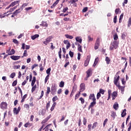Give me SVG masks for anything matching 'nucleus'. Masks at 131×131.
Segmentation results:
<instances>
[{"label": "nucleus", "instance_id": "obj_1", "mask_svg": "<svg viewBox=\"0 0 131 131\" xmlns=\"http://www.w3.org/2000/svg\"><path fill=\"white\" fill-rule=\"evenodd\" d=\"M119 45V41L114 40L110 45V51H113L114 49L116 50L118 48Z\"/></svg>", "mask_w": 131, "mask_h": 131}, {"label": "nucleus", "instance_id": "obj_2", "mask_svg": "<svg viewBox=\"0 0 131 131\" xmlns=\"http://www.w3.org/2000/svg\"><path fill=\"white\" fill-rule=\"evenodd\" d=\"M51 93L53 96L57 93V85H56V84L52 85Z\"/></svg>", "mask_w": 131, "mask_h": 131}, {"label": "nucleus", "instance_id": "obj_3", "mask_svg": "<svg viewBox=\"0 0 131 131\" xmlns=\"http://www.w3.org/2000/svg\"><path fill=\"white\" fill-rule=\"evenodd\" d=\"M101 40V39L100 38H97L94 47L95 50H98L99 49V47H100V42Z\"/></svg>", "mask_w": 131, "mask_h": 131}, {"label": "nucleus", "instance_id": "obj_4", "mask_svg": "<svg viewBox=\"0 0 131 131\" xmlns=\"http://www.w3.org/2000/svg\"><path fill=\"white\" fill-rule=\"evenodd\" d=\"M120 78V76L118 75L117 74L115 75L114 78V83L115 85H118L117 84L118 83V81H119V79Z\"/></svg>", "mask_w": 131, "mask_h": 131}, {"label": "nucleus", "instance_id": "obj_5", "mask_svg": "<svg viewBox=\"0 0 131 131\" xmlns=\"http://www.w3.org/2000/svg\"><path fill=\"white\" fill-rule=\"evenodd\" d=\"M51 41H52V36H50L48 37V38H47L46 39V40L43 41V43L44 45H45V46H48V44L49 42H51Z\"/></svg>", "mask_w": 131, "mask_h": 131}, {"label": "nucleus", "instance_id": "obj_6", "mask_svg": "<svg viewBox=\"0 0 131 131\" xmlns=\"http://www.w3.org/2000/svg\"><path fill=\"white\" fill-rule=\"evenodd\" d=\"M86 78L85 79V80H88V78H89V77H91V76L92 75V74H93V72H92V69H89L86 72Z\"/></svg>", "mask_w": 131, "mask_h": 131}, {"label": "nucleus", "instance_id": "obj_7", "mask_svg": "<svg viewBox=\"0 0 131 131\" xmlns=\"http://www.w3.org/2000/svg\"><path fill=\"white\" fill-rule=\"evenodd\" d=\"M90 60H91V56H88L84 63V66L85 67H87V66L89 65Z\"/></svg>", "mask_w": 131, "mask_h": 131}, {"label": "nucleus", "instance_id": "obj_8", "mask_svg": "<svg viewBox=\"0 0 131 131\" xmlns=\"http://www.w3.org/2000/svg\"><path fill=\"white\" fill-rule=\"evenodd\" d=\"M20 3L19 1H15L12 2L6 9H10L11 7H14V6H16V5H18Z\"/></svg>", "mask_w": 131, "mask_h": 131}, {"label": "nucleus", "instance_id": "obj_9", "mask_svg": "<svg viewBox=\"0 0 131 131\" xmlns=\"http://www.w3.org/2000/svg\"><path fill=\"white\" fill-rule=\"evenodd\" d=\"M84 90H85V84H84V83H82L80 85V89L79 93H82V92H83Z\"/></svg>", "mask_w": 131, "mask_h": 131}, {"label": "nucleus", "instance_id": "obj_10", "mask_svg": "<svg viewBox=\"0 0 131 131\" xmlns=\"http://www.w3.org/2000/svg\"><path fill=\"white\" fill-rule=\"evenodd\" d=\"M0 107L1 109H7V107H8V104L6 102H2L1 103Z\"/></svg>", "mask_w": 131, "mask_h": 131}, {"label": "nucleus", "instance_id": "obj_11", "mask_svg": "<svg viewBox=\"0 0 131 131\" xmlns=\"http://www.w3.org/2000/svg\"><path fill=\"white\" fill-rule=\"evenodd\" d=\"M63 43H64V45H67V46H66L67 50H68V49H69V48H70V47H71V44L70 43V42H69V41H68V40H64L63 41Z\"/></svg>", "mask_w": 131, "mask_h": 131}, {"label": "nucleus", "instance_id": "obj_12", "mask_svg": "<svg viewBox=\"0 0 131 131\" xmlns=\"http://www.w3.org/2000/svg\"><path fill=\"white\" fill-rule=\"evenodd\" d=\"M10 58L11 59H12V60H13L14 61H17V60H19V59L21 58V56L13 55L10 56Z\"/></svg>", "mask_w": 131, "mask_h": 131}, {"label": "nucleus", "instance_id": "obj_13", "mask_svg": "<svg viewBox=\"0 0 131 131\" xmlns=\"http://www.w3.org/2000/svg\"><path fill=\"white\" fill-rule=\"evenodd\" d=\"M77 88V86H76H76L75 85L73 87V90H72L71 93L70 95V97L71 98H72V97H73V95H74V92L75 91V90H76Z\"/></svg>", "mask_w": 131, "mask_h": 131}, {"label": "nucleus", "instance_id": "obj_14", "mask_svg": "<svg viewBox=\"0 0 131 131\" xmlns=\"http://www.w3.org/2000/svg\"><path fill=\"white\" fill-rule=\"evenodd\" d=\"M51 118V115L47 117L45 119L43 120L41 122V124H43V123H46V122H48V121L49 119Z\"/></svg>", "mask_w": 131, "mask_h": 131}, {"label": "nucleus", "instance_id": "obj_15", "mask_svg": "<svg viewBox=\"0 0 131 131\" xmlns=\"http://www.w3.org/2000/svg\"><path fill=\"white\" fill-rule=\"evenodd\" d=\"M96 105V100H93V102L90 103V105L88 107V110H90L91 108H92V107H94Z\"/></svg>", "mask_w": 131, "mask_h": 131}, {"label": "nucleus", "instance_id": "obj_16", "mask_svg": "<svg viewBox=\"0 0 131 131\" xmlns=\"http://www.w3.org/2000/svg\"><path fill=\"white\" fill-rule=\"evenodd\" d=\"M89 100H92V101H96V97H95L94 94H91L89 98Z\"/></svg>", "mask_w": 131, "mask_h": 131}, {"label": "nucleus", "instance_id": "obj_17", "mask_svg": "<svg viewBox=\"0 0 131 131\" xmlns=\"http://www.w3.org/2000/svg\"><path fill=\"white\" fill-rule=\"evenodd\" d=\"M76 40L78 42H79V43H81L82 42V38H81V37L80 36H77L76 37Z\"/></svg>", "mask_w": 131, "mask_h": 131}, {"label": "nucleus", "instance_id": "obj_18", "mask_svg": "<svg viewBox=\"0 0 131 131\" xmlns=\"http://www.w3.org/2000/svg\"><path fill=\"white\" fill-rule=\"evenodd\" d=\"M127 36V33L123 32L122 34L121 38L122 39H123V40H125V37H126Z\"/></svg>", "mask_w": 131, "mask_h": 131}, {"label": "nucleus", "instance_id": "obj_19", "mask_svg": "<svg viewBox=\"0 0 131 131\" xmlns=\"http://www.w3.org/2000/svg\"><path fill=\"white\" fill-rule=\"evenodd\" d=\"M59 2H60V0H56V2L51 6V8L54 9V8L56 7V5L59 4Z\"/></svg>", "mask_w": 131, "mask_h": 131}, {"label": "nucleus", "instance_id": "obj_20", "mask_svg": "<svg viewBox=\"0 0 131 131\" xmlns=\"http://www.w3.org/2000/svg\"><path fill=\"white\" fill-rule=\"evenodd\" d=\"M32 125H33V124H32V123H31L29 122H28L26 124H24L25 127H30L32 126Z\"/></svg>", "mask_w": 131, "mask_h": 131}, {"label": "nucleus", "instance_id": "obj_21", "mask_svg": "<svg viewBox=\"0 0 131 131\" xmlns=\"http://www.w3.org/2000/svg\"><path fill=\"white\" fill-rule=\"evenodd\" d=\"M35 81H36V77H35V76H34L33 77V80H32V82H31L32 86H33L34 85V83H35Z\"/></svg>", "mask_w": 131, "mask_h": 131}, {"label": "nucleus", "instance_id": "obj_22", "mask_svg": "<svg viewBox=\"0 0 131 131\" xmlns=\"http://www.w3.org/2000/svg\"><path fill=\"white\" fill-rule=\"evenodd\" d=\"M78 51L80 53H82V46L80 44H78Z\"/></svg>", "mask_w": 131, "mask_h": 131}, {"label": "nucleus", "instance_id": "obj_23", "mask_svg": "<svg viewBox=\"0 0 131 131\" xmlns=\"http://www.w3.org/2000/svg\"><path fill=\"white\" fill-rule=\"evenodd\" d=\"M19 111L18 110H17V108L14 107L13 108V113L14 114H15V115H18V114H19Z\"/></svg>", "mask_w": 131, "mask_h": 131}, {"label": "nucleus", "instance_id": "obj_24", "mask_svg": "<svg viewBox=\"0 0 131 131\" xmlns=\"http://www.w3.org/2000/svg\"><path fill=\"white\" fill-rule=\"evenodd\" d=\"M118 103L117 102H115L113 105V108L116 110V111L118 109Z\"/></svg>", "mask_w": 131, "mask_h": 131}, {"label": "nucleus", "instance_id": "obj_25", "mask_svg": "<svg viewBox=\"0 0 131 131\" xmlns=\"http://www.w3.org/2000/svg\"><path fill=\"white\" fill-rule=\"evenodd\" d=\"M126 115V110L124 109L123 110L122 113H121V117H125V116Z\"/></svg>", "mask_w": 131, "mask_h": 131}, {"label": "nucleus", "instance_id": "obj_26", "mask_svg": "<svg viewBox=\"0 0 131 131\" xmlns=\"http://www.w3.org/2000/svg\"><path fill=\"white\" fill-rule=\"evenodd\" d=\"M117 86H118L119 90H120L121 92H124V86H121L119 84H118Z\"/></svg>", "mask_w": 131, "mask_h": 131}, {"label": "nucleus", "instance_id": "obj_27", "mask_svg": "<svg viewBox=\"0 0 131 131\" xmlns=\"http://www.w3.org/2000/svg\"><path fill=\"white\" fill-rule=\"evenodd\" d=\"M27 98V94H25L21 98V103H23V102H25V99Z\"/></svg>", "mask_w": 131, "mask_h": 131}, {"label": "nucleus", "instance_id": "obj_28", "mask_svg": "<svg viewBox=\"0 0 131 131\" xmlns=\"http://www.w3.org/2000/svg\"><path fill=\"white\" fill-rule=\"evenodd\" d=\"M98 61H99V57L95 58L94 63L93 64L94 67H95L97 65V64H98Z\"/></svg>", "mask_w": 131, "mask_h": 131}, {"label": "nucleus", "instance_id": "obj_29", "mask_svg": "<svg viewBox=\"0 0 131 131\" xmlns=\"http://www.w3.org/2000/svg\"><path fill=\"white\" fill-rule=\"evenodd\" d=\"M97 125H98V122H95L93 124L92 128V129H95L96 127H97Z\"/></svg>", "mask_w": 131, "mask_h": 131}, {"label": "nucleus", "instance_id": "obj_30", "mask_svg": "<svg viewBox=\"0 0 131 131\" xmlns=\"http://www.w3.org/2000/svg\"><path fill=\"white\" fill-rule=\"evenodd\" d=\"M39 37V35L38 34H35L34 35V36H31V39L33 40H34V39H35V38H37V37Z\"/></svg>", "mask_w": 131, "mask_h": 131}, {"label": "nucleus", "instance_id": "obj_31", "mask_svg": "<svg viewBox=\"0 0 131 131\" xmlns=\"http://www.w3.org/2000/svg\"><path fill=\"white\" fill-rule=\"evenodd\" d=\"M56 105H57V103L54 102L53 104H52V107H51V109H50L51 112H52L54 110V109H55V107Z\"/></svg>", "mask_w": 131, "mask_h": 131}, {"label": "nucleus", "instance_id": "obj_32", "mask_svg": "<svg viewBox=\"0 0 131 131\" xmlns=\"http://www.w3.org/2000/svg\"><path fill=\"white\" fill-rule=\"evenodd\" d=\"M115 12L116 15H118V14L119 13H120H120H121V11H120V8L116 9Z\"/></svg>", "mask_w": 131, "mask_h": 131}, {"label": "nucleus", "instance_id": "obj_33", "mask_svg": "<svg viewBox=\"0 0 131 131\" xmlns=\"http://www.w3.org/2000/svg\"><path fill=\"white\" fill-rule=\"evenodd\" d=\"M64 36L66 37V38H69V39H73V36L69 35V34H66V35H64Z\"/></svg>", "mask_w": 131, "mask_h": 131}, {"label": "nucleus", "instance_id": "obj_34", "mask_svg": "<svg viewBox=\"0 0 131 131\" xmlns=\"http://www.w3.org/2000/svg\"><path fill=\"white\" fill-rule=\"evenodd\" d=\"M28 54L27 53V50H25L23 53V56H21V58H24V57H27Z\"/></svg>", "mask_w": 131, "mask_h": 131}, {"label": "nucleus", "instance_id": "obj_35", "mask_svg": "<svg viewBox=\"0 0 131 131\" xmlns=\"http://www.w3.org/2000/svg\"><path fill=\"white\" fill-rule=\"evenodd\" d=\"M105 61L106 62V64L108 65V64H110V58H109L107 56L105 57Z\"/></svg>", "mask_w": 131, "mask_h": 131}, {"label": "nucleus", "instance_id": "obj_36", "mask_svg": "<svg viewBox=\"0 0 131 131\" xmlns=\"http://www.w3.org/2000/svg\"><path fill=\"white\" fill-rule=\"evenodd\" d=\"M51 104V101H48V103L46 104V110H49V108H50V106Z\"/></svg>", "mask_w": 131, "mask_h": 131}, {"label": "nucleus", "instance_id": "obj_37", "mask_svg": "<svg viewBox=\"0 0 131 131\" xmlns=\"http://www.w3.org/2000/svg\"><path fill=\"white\" fill-rule=\"evenodd\" d=\"M51 92V88L50 87H47V90L46 92V96H48V95Z\"/></svg>", "mask_w": 131, "mask_h": 131}, {"label": "nucleus", "instance_id": "obj_38", "mask_svg": "<svg viewBox=\"0 0 131 131\" xmlns=\"http://www.w3.org/2000/svg\"><path fill=\"white\" fill-rule=\"evenodd\" d=\"M61 53H62V49L60 48L59 51L58 52V56L60 59H61L62 58V55L61 54Z\"/></svg>", "mask_w": 131, "mask_h": 131}, {"label": "nucleus", "instance_id": "obj_39", "mask_svg": "<svg viewBox=\"0 0 131 131\" xmlns=\"http://www.w3.org/2000/svg\"><path fill=\"white\" fill-rule=\"evenodd\" d=\"M15 54V50L14 49H12L9 53H8L9 56H12V55H14Z\"/></svg>", "mask_w": 131, "mask_h": 131}, {"label": "nucleus", "instance_id": "obj_40", "mask_svg": "<svg viewBox=\"0 0 131 131\" xmlns=\"http://www.w3.org/2000/svg\"><path fill=\"white\" fill-rule=\"evenodd\" d=\"M114 40H116V41H118L117 39H118V35H117V33H116L114 35Z\"/></svg>", "mask_w": 131, "mask_h": 131}, {"label": "nucleus", "instance_id": "obj_41", "mask_svg": "<svg viewBox=\"0 0 131 131\" xmlns=\"http://www.w3.org/2000/svg\"><path fill=\"white\" fill-rule=\"evenodd\" d=\"M20 10V9H18L15 10L13 13V14L15 15V16H17V14H19V13H20V11H19Z\"/></svg>", "mask_w": 131, "mask_h": 131}, {"label": "nucleus", "instance_id": "obj_42", "mask_svg": "<svg viewBox=\"0 0 131 131\" xmlns=\"http://www.w3.org/2000/svg\"><path fill=\"white\" fill-rule=\"evenodd\" d=\"M50 77V75H47L45 79V83H47L48 82V80H49Z\"/></svg>", "mask_w": 131, "mask_h": 131}, {"label": "nucleus", "instance_id": "obj_43", "mask_svg": "<svg viewBox=\"0 0 131 131\" xmlns=\"http://www.w3.org/2000/svg\"><path fill=\"white\" fill-rule=\"evenodd\" d=\"M80 96V92H79L78 94H76L75 96V100H77L78 98Z\"/></svg>", "mask_w": 131, "mask_h": 131}, {"label": "nucleus", "instance_id": "obj_44", "mask_svg": "<svg viewBox=\"0 0 131 131\" xmlns=\"http://www.w3.org/2000/svg\"><path fill=\"white\" fill-rule=\"evenodd\" d=\"M107 122H108V119H105L103 122V127H105V126L106 125V124H107Z\"/></svg>", "mask_w": 131, "mask_h": 131}, {"label": "nucleus", "instance_id": "obj_45", "mask_svg": "<svg viewBox=\"0 0 131 131\" xmlns=\"http://www.w3.org/2000/svg\"><path fill=\"white\" fill-rule=\"evenodd\" d=\"M16 76V73H12L10 74V77L11 78H14Z\"/></svg>", "mask_w": 131, "mask_h": 131}, {"label": "nucleus", "instance_id": "obj_46", "mask_svg": "<svg viewBox=\"0 0 131 131\" xmlns=\"http://www.w3.org/2000/svg\"><path fill=\"white\" fill-rule=\"evenodd\" d=\"M69 55H70L71 58H73V56L74 55V53H73L71 51H69Z\"/></svg>", "mask_w": 131, "mask_h": 131}, {"label": "nucleus", "instance_id": "obj_47", "mask_svg": "<svg viewBox=\"0 0 131 131\" xmlns=\"http://www.w3.org/2000/svg\"><path fill=\"white\" fill-rule=\"evenodd\" d=\"M60 88H64V81H61L59 83Z\"/></svg>", "mask_w": 131, "mask_h": 131}, {"label": "nucleus", "instance_id": "obj_48", "mask_svg": "<svg viewBox=\"0 0 131 131\" xmlns=\"http://www.w3.org/2000/svg\"><path fill=\"white\" fill-rule=\"evenodd\" d=\"M79 100V101H81L82 104H84V99H83L82 97H80Z\"/></svg>", "mask_w": 131, "mask_h": 131}, {"label": "nucleus", "instance_id": "obj_49", "mask_svg": "<svg viewBox=\"0 0 131 131\" xmlns=\"http://www.w3.org/2000/svg\"><path fill=\"white\" fill-rule=\"evenodd\" d=\"M86 122H88V121L85 119V118L84 117L83 119V123L84 125H86Z\"/></svg>", "mask_w": 131, "mask_h": 131}, {"label": "nucleus", "instance_id": "obj_50", "mask_svg": "<svg viewBox=\"0 0 131 131\" xmlns=\"http://www.w3.org/2000/svg\"><path fill=\"white\" fill-rule=\"evenodd\" d=\"M111 116L112 117H113V118H114V119L115 118V116H116V113L113 112L112 113Z\"/></svg>", "mask_w": 131, "mask_h": 131}, {"label": "nucleus", "instance_id": "obj_51", "mask_svg": "<svg viewBox=\"0 0 131 131\" xmlns=\"http://www.w3.org/2000/svg\"><path fill=\"white\" fill-rule=\"evenodd\" d=\"M123 18V13H122L120 16V17H119V23H121V20Z\"/></svg>", "mask_w": 131, "mask_h": 131}, {"label": "nucleus", "instance_id": "obj_52", "mask_svg": "<svg viewBox=\"0 0 131 131\" xmlns=\"http://www.w3.org/2000/svg\"><path fill=\"white\" fill-rule=\"evenodd\" d=\"M57 100H58V97L57 96H54L52 98L53 102H56V101H57Z\"/></svg>", "mask_w": 131, "mask_h": 131}, {"label": "nucleus", "instance_id": "obj_53", "mask_svg": "<svg viewBox=\"0 0 131 131\" xmlns=\"http://www.w3.org/2000/svg\"><path fill=\"white\" fill-rule=\"evenodd\" d=\"M36 89V85L33 86V87L32 88V90H31L32 93H33V92H34V91H35Z\"/></svg>", "mask_w": 131, "mask_h": 131}, {"label": "nucleus", "instance_id": "obj_54", "mask_svg": "<svg viewBox=\"0 0 131 131\" xmlns=\"http://www.w3.org/2000/svg\"><path fill=\"white\" fill-rule=\"evenodd\" d=\"M112 97H117V92H114L112 94Z\"/></svg>", "mask_w": 131, "mask_h": 131}, {"label": "nucleus", "instance_id": "obj_55", "mask_svg": "<svg viewBox=\"0 0 131 131\" xmlns=\"http://www.w3.org/2000/svg\"><path fill=\"white\" fill-rule=\"evenodd\" d=\"M49 126H50V125H47L44 128H43V130L45 131H49Z\"/></svg>", "mask_w": 131, "mask_h": 131}, {"label": "nucleus", "instance_id": "obj_56", "mask_svg": "<svg viewBox=\"0 0 131 131\" xmlns=\"http://www.w3.org/2000/svg\"><path fill=\"white\" fill-rule=\"evenodd\" d=\"M94 40V38H91V36H88V41L90 42V41H93Z\"/></svg>", "mask_w": 131, "mask_h": 131}, {"label": "nucleus", "instance_id": "obj_57", "mask_svg": "<svg viewBox=\"0 0 131 131\" xmlns=\"http://www.w3.org/2000/svg\"><path fill=\"white\" fill-rule=\"evenodd\" d=\"M43 94H44L43 91H42L41 92V95L39 97L38 100H40V99H41V98L43 97Z\"/></svg>", "mask_w": 131, "mask_h": 131}, {"label": "nucleus", "instance_id": "obj_58", "mask_svg": "<svg viewBox=\"0 0 131 131\" xmlns=\"http://www.w3.org/2000/svg\"><path fill=\"white\" fill-rule=\"evenodd\" d=\"M51 72V68H49V69H48L46 71V73L48 74V75H50V73Z\"/></svg>", "mask_w": 131, "mask_h": 131}, {"label": "nucleus", "instance_id": "obj_59", "mask_svg": "<svg viewBox=\"0 0 131 131\" xmlns=\"http://www.w3.org/2000/svg\"><path fill=\"white\" fill-rule=\"evenodd\" d=\"M99 93L100 94H102V95H104V94L105 93V91H104L103 89H100Z\"/></svg>", "mask_w": 131, "mask_h": 131}, {"label": "nucleus", "instance_id": "obj_60", "mask_svg": "<svg viewBox=\"0 0 131 131\" xmlns=\"http://www.w3.org/2000/svg\"><path fill=\"white\" fill-rule=\"evenodd\" d=\"M17 85V80H15L13 83H12V86H16Z\"/></svg>", "mask_w": 131, "mask_h": 131}, {"label": "nucleus", "instance_id": "obj_61", "mask_svg": "<svg viewBox=\"0 0 131 131\" xmlns=\"http://www.w3.org/2000/svg\"><path fill=\"white\" fill-rule=\"evenodd\" d=\"M131 25V18L130 17L128 21V27H129Z\"/></svg>", "mask_w": 131, "mask_h": 131}, {"label": "nucleus", "instance_id": "obj_62", "mask_svg": "<svg viewBox=\"0 0 131 131\" xmlns=\"http://www.w3.org/2000/svg\"><path fill=\"white\" fill-rule=\"evenodd\" d=\"M67 11H68V7H66V8H63L62 10L63 13H66Z\"/></svg>", "mask_w": 131, "mask_h": 131}, {"label": "nucleus", "instance_id": "obj_63", "mask_svg": "<svg viewBox=\"0 0 131 131\" xmlns=\"http://www.w3.org/2000/svg\"><path fill=\"white\" fill-rule=\"evenodd\" d=\"M88 130L89 131L92 130V124H91L88 125Z\"/></svg>", "mask_w": 131, "mask_h": 131}, {"label": "nucleus", "instance_id": "obj_64", "mask_svg": "<svg viewBox=\"0 0 131 131\" xmlns=\"http://www.w3.org/2000/svg\"><path fill=\"white\" fill-rule=\"evenodd\" d=\"M20 66H14L13 67V69H19L20 68Z\"/></svg>", "mask_w": 131, "mask_h": 131}]
</instances>
